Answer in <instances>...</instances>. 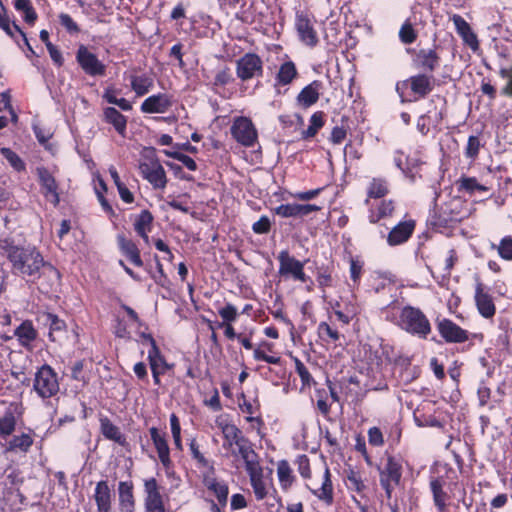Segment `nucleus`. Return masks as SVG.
<instances>
[{
	"mask_svg": "<svg viewBox=\"0 0 512 512\" xmlns=\"http://www.w3.org/2000/svg\"><path fill=\"white\" fill-rule=\"evenodd\" d=\"M347 486L349 489L354 490L356 492H361L365 488V484L362 481L360 474L355 471H350L348 473Z\"/></svg>",
	"mask_w": 512,
	"mask_h": 512,
	"instance_id": "54",
	"label": "nucleus"
},
{
	"mask_svg": "<svg viewBox=\"0 0 512 512\" xmlns=\"http://www.w3.org/2000/svg\"><path fill=\"white\" fill-rule=\"evenodd\" d=\"M149 153L151 155H145L144 160L139 164L140 173L154 189H164L167 184L166 172L155 157L154 150L150 149Z\"/></svg>",
	"mask_w": 512,
	"mask_h": 512,
	"instance_id": "6",
	"label": "nucleus"
},
{
	"mask_svg": "<svg viewBox=\"0 0 512 512\" xmlns=\"http://www.w3.org/2000/svg\"><path fill=\"white\" fill-rule=\"evenodd\" d=\"M147 360L151 371L166 373L174 367L173 364L167 362L165 356L161 353L156 343H152V347L149 348Z\"/></svg>",
	"mask_w": 512,
	"mask_h": 512,
	"instance_id": "26",
	"label": "nucleus"
},
{
	"mask_svg": "<svg viewBox=\"0 0 512 512\" xmlns=\"http://www.w3.org/2000/svg\"><path fill=\"white\" fill-rule=\"evenodd\" d=\"M418 64L429 71H433L438 66L439 58L432 49L420 50L417 55Z\"/></svg>",
	"mask_w": 512,
	"mask_h": 512,
	"instance_id": "40",
	"label": "nucleus"
},
{
	"mask_svg": "<svg viewBox=\"0 0 512 512\" xmlns=\"http://www.w3.org/2000/svg\"><path fill=\"white\" fill-rule=\"evenodd\" d=\"M104 120L111 124L122 136L126 133L127 118L114 107H107L103 111Z\"/></svg>",
	"mask_w": 512,
	"mask_h": 512,
	"instance_id": "31",
	"label": "nucleus"
},
{
	"mask_svg": "<svg viewBox=\"0 0 512 512\" xmlns=\"http://www.w3.org/2000/svg\"><path fill=\"white\" fill-rule=\"evenodd\" d=\"M318 334L325 341L336 342L340 338L339 332L326 322H321L318 325Z\"/></svg>",
	"mask_w": 512,
	"mask_h": 512,
	"instance_id": "49",
	"label": "nucleus"
},
{
	"mask_svg": "<svg viewBox=\"0 0 512 512\" xmlns=\"http://www.w3.org/2000/svg\"><path fill=\"white\" fill-rule=\"evenodd\" d=\"M438 331L446 342L462 343L468 340V332L449 319L438 322Z\"/></svg>",
	"mask_w": 512,
	"mask_h": 512,
	"instance_id": "14",
	"label": "nucleus"
},
{
	"mask_svg": "<svg viewBox=\"0 0 512 512\" xmlns=\"http://www.w3.org/2000/svg\"><path fill=\"white\" fill-rule=\"evenodd\" d=\"M0 28L3 29L9 36L14 37L15 33H18L28 47L31 54H34V50L30 46L25 33L15 23H10L8 17L5 15L3 7L0 9Z\"/></svg>",
	"mask_w": 512,
	"mask_h": 512,
	"instance_id": "36",
	"label": "nucleus"
},
{
	"mask_svg": "<svg viewBox=\"0 0 512 512\" xmlns=\"http://www.w3.org/2000/svg\"><path fill=\"white\" fill-rule=\"evenodd\" d=\"M117 240L121 252L130 260L132 264L141 267L143 265V261L140 257V251L136 244L133 241L125 238L123 235H119Z\"/></svg>",
	"mask_w": 512,
	"mask_h": 512,
	"instance_id": "29",
	"label": "nucleus"
},
{
	"mask_svg": "<svg viewBox=\"0 0 512 512\" xmlns=\"http://www.w3.org/2000/svg\"><path fill=\"white\" fill-rule=\"evenodd\" d=\"M295 27L300 40L308 45L314 46L318 42L317 32L314 29L313 21L304 14H297Z\"/></svg>",
	"mask_w": 512,
	"mask_h": 512,
	"instance_id": "15",
	"label": "nucleus"
},
{
	"mask_svg": "<svg viewBox=\"0 0 512 512\" xmlns=\"http://www.w3.org/2000/svg\"><path fill=\"white\" fill-rule=\"evenodd\" d=\"M394 211V205L392 201H383L378 207V220L379 218H384L391 216Z\"/></svg>",
	"mask_w": 512,
	"mask_h": 512,
	"instance_id": "62",
	"label": "nucleus"
},
{
	"mask_svg": "<svg viewBox=\"0 0 512 512\" xmlns=\"http://www.w3.org/2000/svg\"><path fill=\"white\" fill-rule=\"evenodd\" d=\"M112 498L113 495L107 481L98 482L94 492L98 512H111Z\"/></svg>",
	"mask_w": 512,
	"mask_h": 512,
	"instance_id": "23",
	"label": "nucleus"
},
{
	"mask_svg": "<svg viewBox=\"0 0 512 512\" xmlns=\"http://www.w3.org/2000/svg\"><path fill=\"white\" fill-rule=\"evenodd\" d=\"M313 493L317 498L324 501L328 505L333 502V488L328 469H326L324 472L321 486L313 490Z\"/></svg>",
	"mask_w": 512,
	"mask_h": 512,
	"instance_id": "37",
	"label": "nucleus"
},
{
	"mask_svg": "<svg viewBox=\"0 0 512 512\" xmlns=\"http://www.w3.org/2000/svg\"><path fill=\"white\" fill-rule=\"evenodd\" d=\"M34 443L30 433L14 435L6 444L5 451L27 453Z\"/></svg>",
	"mask_w": 512,
	"mask_h": 512,
	"instance_id": "30",
	"label": "nucleus"
},
{
	"mask_svg": "<svg viewBox=\"0 0 512 512\" xmlns=\"http://www.w3.org/2000/svg\"><path fill=\"white\" fill-rule=\"evenodd\" d=\"M414 420L418 427H437L441 428V422L431 415H417L414 414Z\"/></svg>",
	"mask_w": 512,
	"mask_h": 512,
	"instance_id": "53",
	"label": "nucleus"
},
{
	"mask_svg": "<svg viewBox=\"0 0 512 512\" xmlns=\"http://www.w3.org/2000/svg\"><path fill=\"white\" fill-rule=\"evenodd\" d=\"M386 320L394 323L402 330L425 339L431 332V325L425 314L412 306L402 308L389 307L385 311Z\"/></svg>",
	"mask_w": 512,
	"mask_h": 512,
	"instance_id": "2",
	"label": "nucleus"
},
{
	"mask_svg": "<svg viewBox=\"0 0 512 512\" xmlns=\"http://www.w3.org/2000/svg\"><path fill=\"white\" fill-rule=\"evenodd\" d=\"M297 76L295 64L292 61L284 62L277 73L276 81L280 85L290 84Z\"/></svg>",
	"mask_w": 512,
	"mask_h": 512,
	"instance_id": "39",
	"label": "nucleus"
},
{
	"mask_svg": "<svg viewBox=\"0 0 512 512\" xmlns=\"http://www.w3.org/2000/svg\"><path fill=\"white\" fill-rule=\"evenodd\" d=\"M481 148V142L479 137L470 136L467 141L465 148V156L471 160H475L479 154Z\"/></svg>",
	"mask_w": 512,
	"mask_h": 512,
	"instance_id": "50",
	"label": "nucleus"
},
{
	"mask_svg": "<svg viewBox=\"0 0 512 512\" xmlns=\"http://www.w3.org/2000/svg\"><path fill=\"white\" fill-rule=\"evenodd\" d=\"M368 441L371 445L379 447L384 444V438L378 427H371L368 430Z\"/></svg>",
	"mask_w": 512,
	"mask_h": 512,
	"instance_id": "58",
	"label": "nucleus"
},
{
	"mask_svg": "<svg viewBox=\"0 0 512 512\" xmlns=\"http://www.w3.org/2000/svg\"><path fill=\"white\" fill-rule=\"evenodd\" d=\"M37 173L46 199L56 206L59 203V195L54 177L45 168H38Z\"/></svg>",
	"mask_w": 512,
	"mask_h": 512,
	"instance_id": "22",
	"label": "nucleus"
},
{
	"mask_svg": "<svg viewBox=\"0 0 512 512\" xmlns=\"http://www.w3.org/2000/svg\"><path fill=\"white\" fill-rule=\"evenodd\" d=\"M46 48H47V50L49 52V55H50L52 61L57 66H62L63 62H64V59H63L62 53L59 51V49L55 45H53L52 43H48Z\"/></svg>",
	"mask_w": 512,
	"mask_h": 512,
	"instance_id": "61",
	"label": "nucleus"
},
{
	"mask_svg": "<svg viewBox=\"0 0 512 512\" xmlns=\"http://www.w3.org/2000/svg\"><path fill=\"white\" fill-rule=\"evenodd\" d=\"M271 222L267 216H261L258 221L252 225V230L256 234H266L269 232Z\"/></svg>",
	"mask_w": 512,
	"mask_h": 512,
	"instance_id": "59",
	"label": "nucleus"
},
{
	"mask_svg": "<svg viewBox=\"0 0 512 512\" xmlns=\"http://www.w3.org/2000/svg\"><path fill=\"white\" fill-rule=\"evenodd\" d=\"M145 509L157 510L164 508L162 495L160 494V487L154 477L144 480Z\"/></svg>",
	"mask_w": 512,
	"mask_h": 512,
	"instance_id": "16",
	"label": "nucleus"
},
{
	"mask_svg": "<svg viewBox=\"0 0 512 512\" xmlns=\"http://www.w3.org/2000/svg\"><path fill=\"white\" fill-rule=\"evenodd\" d=\"M362 270H363V262L358 259L351 258V260H350V278L353 281V283L356 285H358L360 282Z\"/></svg>",
	"mask_w": 512,
	"mask_h": 512,
	"instance_id": "56",
	"label": "nucleus"
},
{
	"mask_svg": "<svg viewBox=\"0 0 512 512\" xmlns=\"http://www.w3.org/2000/svg\"><path fill=\"white\" fill-rule=\"evenodd\" d=\"M447 482L442 477H433L430 480V490L433 496V502L439 512H445L450 499L445 487Z\"/></svg>",
	"mask_w": 512,
	"mask_h": 512,
	"instance_id": "17",
	"label": "nucleus"
},
{
	"mask_svg": "<svg viewBox=\"0 0 512 512\" xmlns=\"http://www.w3.org/2000/svg\"><path fill=\"white\" fill-rule=\"evenodd\" d=\"M0 152L2 156L16 171L20 172L25 170V163L23 162V160L10 148H1Z\"/></svg>",
	"mask_w": 512,
	"mask_h": 512,
	"instance_id": "47",
	"label": "nucleus"
},
{
	"mask_svg": "<svg viewBox=\"0 0 512 512\" xmlns=\"http://www.w3.org/2000/svg\"><path fill=\"white\" fill-rule=\"evenodd\" d=\"M416 32L409 22H405L399 31V38L404 44H411L416 40Z\"/></svg>",
	"mask_w": 512,
	"mask_h": 512,
	"instance_id": "52",
	"label": "nucleus"
},
{
	"mask_svg": "<svg viewBox=\"0 0 512 512\" xmlns=\"http://www.w3.org/2000/svg\"><path fill=\"white\" fill-rule=\"evenodd\" d=\"M279 274L282 276H291L294 280L307 282L309 277L304 272V262H301L291 256L287 250L278 254Z\"/></svg>",
	"mask_w": 512,
	"mask_h": 512,
	"instance_id": "10",
	"label": "nucleus"
},
{
	"mask_svg": "<svg viewBox=\"0 0 512 512\" xmlns=\"http://www.w3.org/2000/svg\"><path fill=\"white\" fill-rule=\"evenodd\" d=\"M477 395H478L479 404L481 406H485L489 402L491 391L487 386H485L484 384H481L478 388Z\"/></svg>",
	"mask_w": 512,
	"mask_h": 512,
	"instance_id": "63",
	"label": "nucleus"
},
{
	"mask_svg": "<svg viewBox=\"0 0 512 512\" xmlns=\"http://www.w3.org/2000/svg\"><path fill=\"white\" fill-rule=\"evenodd\" d=\"M1 248L5 250L11 263L12 273L27 281H39V288L48 293L60 281L59 271L46 262L35 247H21L3 241Z\"/></svg>",
	"mask_w": 512,
	"mask_h": 512,
	"instance_id": "1",
	"label": "nucleus"
},
{
	"mask_svg": "<svg viewBox=\"0 0 512 512\" xmlns=\"http://www.w3.org/2000/svg\"><path fill=\"white\" fill-rule=\"evenodd\" d=\"M130 84L137 96H143L153 87V80L147 75H131Z\"/></svg>",
	"mask_w": 512,
	"mask_h": 512,
	"instance_id": "38",
	"label": "nucleus"
},
{
	"mask_svg": "<svg viewBox=\"0 0 512 512\" xmlns=\"http://www.w3.org/2000/svg\"><path fill=\"white\" fill-rule=\"evenodd\" d=\"M100 423L101 432L105 438L115 441L122 446L126 444L125 436L121 433L120 429L115 426L108 418H102Z\"/></svg>",
	"mask_w": 512,
	"mask_h": 512,
	"instance_id": "34",
	"label": "nucleus"
},
{
	"mask_svg": "<svg viewBox=\"0 0 512 512\" xmlns=\"http://www.w3.org/2000/svg\"><path fill=\"white\" fill-rule=\"evenodd\" d=\"M59 22L70 34H77L80 31L78 25L69 14L61 13L59 15Z\"/></svg>",
	"mask_w": 512,
	"mask_h": 512,
	"instance_id": "57",
	"label": "nucleus"
},
{
	"mask_svg": "<svg viewBox=\"0 0 512 512\" xmlns=\"http://www.w3.org/2000/svg\"><path fill=\"white\" fill-rule=\"evenodd\" d=\"M246 471L250 478V483L257 500H263L267 494V484L263 476V468L261 467L256 453H245Z\"/></svg>",
	"mask_w": 512,
	"mask_h": 512,
	"instance_id": "8",
	"label": "nucleus"
},
{
	"mask_svg": "<svg viewBox=\"0 0 512 512\" xmlns=\"http://www.w3.org/2000/svg\"><path fill=\"white\" fill-rule=\"evenodd\" d=\"M475 302L479 313L485 318H491L495 314V305L491 295L482 283H477L475 289Z\"/></svg>",
	"mask_w": 512,
	"mask_h": 512,
	"instance_id": "19",
	"label": "nucleus"
},
{
	"mask_svg": "<svg viewBox=\"0 0 512 512\" xmlns=\"http://www.w3.org/2000/svg\"><path fill=\"white\" fill-rule=\"evenodd\" d=\"M149 432L160 462L165 468H169L171 465L170 449L165 436L161 435L155 427L150 428Z\"/></svg>",
	"mask_w": 512,
	"mask_h": 512,
	"instance_id": "25",
	"label": "nucleus"
},
{
	"mask_svg": "<svg viewBox=\"0 0 512 512\" xmlns=\"http://www.w3.org/2000/svg\"><path fill=\"white\" fill-rule=\"evenodd\" d=\"M205 485L208 490L215 494L219 504L226 506L229 494L228 485L224 481H219L216 478H206Z\"/></svg>",
	"mask_w": 512,
	"mask_h": 512,
	"instance_id": "33",
	"label": "nucleus"
},
{
	"mask_svg": "<svg viewBox=\"0 0 512 512\" xmlns=\"http://www.w3.org/2000/svg\"><path fill=\"white\" fill-rule=\"evenodd\" d=\"M16 419L12 412L5 413L0 417V435L5 438L15 430Z\"/></svg>",
	"mask_w": 512,
	"mask_h": 512,
	"instance_id": "46",
	"label": "nucleus"
},
{
	"mask_svg": "<svg viewBox=\"0 0 512 512\" xmlns=\"http://www.w3.org/2000/svg\"><path fill=\"white\" fill-rule=\"evenodd\" d=\"M324 125L323 120V113L322 112H315L309 120V126L308 128L303 131V137L304 138H311L316 135L318 130Z\"/></svg>",
	"mask_w": 512,
	"mask_h": 512,
	"instance_id": "45",
	"label": "nucleus"
},
{
	"mask_svg": "<svg viewBox=\"0 0 512 512\" xmlns=\"http://www.w3.org/2000/svg\"><path fill=\"white\" fill-rule=\"evenodd\" d=\"M388 185L386 180L381 178H374L368 188V195L372 198H380L387 194Z\"/></svg>",
	"mask_w": 512,
	"mask_h": 512,
	"instance_id": "44",
	"label": "nucleus"
},
{
	"mask_svg": "<svg viewBox=\"0 0 512 512\" xmlns=\"http://www.w3.org/2000/svg\"><path fill=\"white\" fill-rule=\"evenodd\" d=\"M379 482L385 491L388 506L392 512H399V506L396 500H393L394 491L400 485L403 473L402 460L393 456L381 463L378 468Z\"/></svg>",
	"mask_w": 512,
	"mask_h": 512,
	"instance_id": "3",
	"label": "nucleus"
},
{
	"mask_svg": "<svg viewBox=\"0 0 512 512\" xmlns=\"http://www.w3.org/2000/svg\"><path fill=\"white\" fill-rule=\"evenodd\" d=\"M218 314L223 320L222 323H233L239 316L237 308L231 303H226L223 307L219 308Z\"/></svg>",
	"mask_w": 512,
	"mask_h": 512,
	"instance_id": "48",
	"label": "nucleus"
},
{
	"mask_svg": "<svg viewBox=\"0 0 512 512\" xmlns=\"http://www.w3.org/2000/svg\"><path fill=\"white\" fill-rule=\"evenodd\" d=\"M415 228L413 220H407L397 224L388 234L387 243L390 246H397L405 243L412 235Z\"/></svg>",
	"mask_w": 512,
	"mask_h": 512,
	"instance_id": "20",
	"label": "nucleus"
},
{
	"mask_svg": "<svg viewBox=\"0 0 512 512\" xmlns=\"http://www.w3.org/2000/svg\"><path fill=\"white\" fill-rule=\"evenodd\" d=\"M230 131L232 137L245 147L253 146L258 138L253 122L247 117H236L233 120Z\"/></svg>",
	"mask_w": 512,
	"mask_h": 512,
	"instance_id": "9",
	"label": "nucleus"
},
{
	"mask_svg": "<svg viewBox=\"0 0 512 512\" xmlns=\"http://www.w3.org/2000/svg\"><path fill=\"white\" fill-rule=\"evenodd\" d=\"M153 216L148 210H142L134 222V229L137 234L148 243V233L151 231Z\"/></svg>",
	"mask_w": 512,
	"mask_h": 512,
	"instance_id": "32",
	"label": "nucleus"
},
{
	"mask_svg": "<svg viewBox=\"0 0 512 512\" xmlns=\"http://www.w3.org/2000/svg\"><path fill=\"white\" fill-rule=\"evenodd\" d=\"M262 71V60L256 54L247 53L237 61V76L242 80L260 76Z\"/></svg>",
	"mask_w": 512,
	"mask_h": 512,
	"instance_id": "12",
	"label": "nucleus"
},
{
	"mask_svg": "<svg viewBox=\"0 0 512 512\" xmlns=\"http://www.w3.org/2000/svg\"><path fill=\"white\" fill-rule=\"evenodd\" d=\"M459 190L464 191L470 195L476 192H486V186L480 184L475 177H461L458 180Z\"/></svg>",
	"mask_w": 512,
	"mask_h": 512,
	"instance_id": "42",
	"label": "nucleus"
},
{
	"mask_svg": "<svg viewBox=\"0 0 512 512\" xmlns=\"http://www.w3.org/2000/svg\"><path fill=\"white\" fill-rule=\"evenodd\" d=\"M295 367L303 386H311L313 383V377L306 366L299 359H295Z\"/></svg>",
	"mask_w": 512,
	"mask_h": 512,
	"instance_id": "55",
	"label": "nucleus"
},
{
	"mask_svg": "<svg viewBox=\"0 0 512 512\" xmlns=\"http://www.w3.org/2000/svg\"><path fill=\"white\" fill-rule=\"evenodd\" d=\"M323 88L321 81L314 80L307 86H305L297 96V102L300 106L308 108L315 104L320 96V92Z\"/></svg>",
	"mask_w": 512,
	"mask_h": 512,
	"instance_id": "24",
	"label": "nucleus"
},
{
	"mask_svg": "<svg viewBox=\"0 0 512 512\" xmlns=\"http://www.w3.org/2000/svg\"><path fill=\"white\" fill-rule=\"evenodd\" d=\"M277 476L283 489L289 488L293 483V475L290 465L287 461L282 460L277 465Z\"/></svg>",
	"mask_w": 512,
	"mask_h": 512,
	"instance_id": "43",
	"label": "nucleus"
},
{
	"mask_svg": "<svg viewBox=\"0 0 512 512\" xmlns=\"http://www.w3.org/2000/svg\"><path fill=\"white\" fill-rule=\"evenodd\" d=\"M33 389L43 399L50 398L58 393V376L49 365H43L35 373Z\"/></svg>",
	"mask_w": 512,
	"mask_h": 512,
	"instance_id": "7",
	"label": "nucleus"
},
{
	"mask_svg": "<svg viewBox=\"0 0 512 512\" xmlns=\"http://www.w3.org/2000/svg\"><path fill=\"white\" fill-rule=\"evenodd\" d=\"M450 20L453 22L455 29L459 36L462 38L463 42L467 44L472 50H477L479 48V42L469 23L458 14H453L450 17Z\"/></svg>",
	"mask_w": 512,
	"mask_h": 512,
	"instance_id": "18",
	"label": "nucleus"
},
{
	"mask_svg": "<svg viewBox=\"0 0 512 512\" xmlns=\"http://www.w3.org/2000/svg\"><path fill=\"white\" fill-rule=\"evenodd\" d=\"M443 119L442 110L434 107L429 110L426 114L421 115L417 120V129L418 131L426 135L431 128H436L439 126Z\"/></svg>",
	"mask_w": 512,
	"mask_h": 512,
	"instance_id": "27",
	"label": "nucleus"
},
{
	"mask_svg": "<svg viewBox=\"0 0 512 512\" xmlns=\"http://www.w3.org/2000/svg\"><path fill=\"white\" fill-rule=\"evenodd\" d=\"M224 437L223 448L231 456H240L245 459L244 451L255 453L250 443L241 436L240 430L233 424H224L221 427Z\"/></svg>",
	"mask_w": 512,
	"mask_h": 512,
	"instance_id": "5",
	"label": "nucleus"
},
{
	"mask_svg": "<svg viewBox=\"0 0 512 512\" xmlns=\"http://www.w3.org/2000/svg\"><path fill=\"white\" fill-rule=\"evenodd\" d=\"M433 83L430 77L419 74L397 84V92L402 101H414L425 97L432 91Z\"/></svg>",
	"mask_w": 512,
	"mask_h": 512,
	"instance_id": "4",
	"label": "nucleus"
},
{
	"mask_svg": "<svg viewBox=\"0 0 512 512\" xmlns=\"http://www.w3.org/2000/svg\"><path fill=\"white\" fill-rule=\"evenodd\" d=\"M500 75H501L502 78H506L507 79V84L503 88V94L512 97V74L509 73L506 69H502L500 71Z\"/></svg>",
	"mask_w": 512,
	"mask_h": 512,
	"instance_id": "64",
	"label": "nucleus"
},
{
	"mask_svg": "<svg viewBox=\"0 0 512 512\" xmlns=\"http://www.w3.org/2000/svg\"><path fill=\"white\" fill-rule=\"evenodd\" d=\"M498 253L500 257L504 260L511 261L512 260V237L506 236L497 246Z\"/></svg>",
	"mask_w": 512,
	"mask_h": 512,
	"instance_id": "51",
	"label": "nucleus"
},
{
	"mask_svg": "<svg viewBox=\"0 0 512 512\" xmlns=\"http://www.w3.org/2000/svg\"><path fill=\"white\" fill-rule=\"evenodd\" d=\"M319 210V207L313 204H282L274 209L275 214L283 218L290 217H303L314 211Z\"/></svg>",
	"mask_w": 512,
	"mask_h": 512,
	"instance_id": "21",
	"label": "nucleus"
},
{
	"mask_svg": "<svg viewBox=\"0 0 512 512\" xmlns=\"http://www.w3.org/2000/svg\"><path fill=\"white\" fill-rule=\"evenodd\" d=\"M247 506V501L242 494H233L231 496L230 507L232 511L244 509Z\"/></svg>",
	"mask_w": 512,
	"mask_h": 512,
	"instance_id": "60",
	"label": "nucleus"
},
{
	"mask_svg": "<svg viewBox=\"0 0 512 512\" xmlns=\"http://www.w3.org/2000/svg\"><path fill=\"white\" fill-rule=\"evenodd\" d=\"M22 346H29L37 337V332L30 321H24L14 332Z\"/></svg>",
	"mask_w": 512,
	"mask_h": 512,
	"instance_id": "35",
	"label": "nucleus"
},
{
	"mask_svg": "<svg viewBox=\"0 0 512 512\" xmlns=\"http://www.w3.org/2000/svg\"><path fill=\"white\" fill-rule=\"evenodd\" d=\"M119 506H135L133 485L131 482L121 481L118 485Z\"/></svg>",
	"mask_w": 512,
	"mask_h": 512,
	"instance_id": "41",
	"label": "nucleus"
},
{
	"mask_svg": "<svg viewBox=\"0 0 512 512\" xmlns=\"http://www.w3.org/2000/svg\"><path fill=\"white\" fill-rule=\"evenodd\" d=\"M76 60L82 70L90 76H102L105 74L106 66L84 45L79 46Z\"/></svg>",
	"mask_w": 512,
	"mask_h": 512,
	"instance_id": "11",
	"label": "nucleus"
},
{
	"mask_svg": "<svg viewBox=\"0 0 512 512\" xmlns=\"http://www.w3.org/2000/svg\"><path fill=\"white\" fill-rule=\"evenodd\" d=\"M172 107V97L166 93L149 96L141 104V111L147 114L166 113Z\"/></svg>",
	"mask_w": 512,
	"mask_h": 512,
	"instance_id": "13",
	"label": "nucleus"
},
{
	"mask_svg": "<svg viewBox=\"0 0 512 512\" xmlns=\"http://www.w3.org/2000/svg\"><path fill=\"white\" fill-rule=\"evenodd\" d=\"M396 166L408 177L412 182L415 181L418 174L420 161L416 157L405 156L403 153L395 157Z\"/></svg>",
	"mask_w": 512,
	"mask_h": 512,
	"instance_id": "28",
	"label": "nucleus"
}]
</instances>
